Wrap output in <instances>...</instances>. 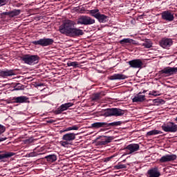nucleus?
Masks as SVG:
<instances>
[{"instance_id":"f257e3e1","label":"nucleus","mask_w":177,"mask_h":177,"mask_svg":"<svg viewBox=\"0 0 177 177\" xmlns=\"http://www.w3.org/2000/svg\"><path fill=\"white\" fill-rule=\"evenodd\" d=\"M74 21L70 19L66 20L62 26H59V32L62 34L70 35L74 28Z\"/></svg>"},{"instance_id":"f03ea898","label":"nucleus","mask_w":177,"mask_h":177,"mask_svg":"<svg viewBox=\"0 0 177 177\" xmlns=\"http://www.w3.org/2000/svg\"><path fill=\"white\" fill-rule=\"evenodd\" d=\"M20 60L25 63V64L34 66V64H38L39 62V57L36 55H24L21 57Z\"/></svg>"},{"instance_id":"7ed1b4c3","label":"nucleus","mask_w":177,"mask_h":177,"mask_svg":"<svg viewBox=\"0 0 177 177\" xmlns=\"http://www.w3.org/2000/svg\"><path fill=\"white\" fill-rule=\"evenodd\" d=\"M125 114V111L118 108L105 109L104 115L105 117H121Z\"/></svg>"},{"instance_id":"20e7f679","label":"nucleus","mask_w":177,"mask_h":177,"mask_svg":"<svg viewBox=\"0 0 177 177\" xmlns=\"http://www.w3.org/2000/svg\"><path fill=\"white\" fill-rule=\"evenodd\" d=\"M95 19H93L89 16L82 15L78 19L77 23V24H81L82 26H91L95 24Z\"/></svg>"},{"instance_id":"39448f33","label":"nucleus","mask_w":177,"mask_h":177,"mask_svg":"<svg viewBox=\"0 0 177 177\" xmlns=\"http://www.w3.org/2000/svg\"><path fill=\"white\" fill-rule=\"evenodd\" d=\"M53 42H55V40H53V39L44 37L39 40L32 41V44L33 45H39L40 46L45 47L53 45Z\"/></svg>"},{"instance_id":"423d86ee","label":"nucleus","mask_w":177,"mask_h":177,"mask_svg":"<svg viewBox=\"0 0 177 177\" xmlns=\"http://www.w3.org/2000/svg\"><path fill=\"white\" fill-rule=\"evenodd\" d=\"M162 129L165 132L175 133L177 132V124L174 122H168L162 126Z\"/></svg>"},{"instance_id":"0eeeda50","label":"nucleus","mask_w":177,"mask_h":177,"mask_svg":"<svg viewBox=\"0 0 177 177\" xmlns=\"http://www.w3.org/2000/svg\"><path fill=\"white\" fill-rule=\"evenodd\" d=\"M174 44V41L171 38L164 37L159 41V45L163 49H169Z\"/></svg>"},{"instance_id":"6e6552de","label":"nucleus","mask_w":177,"mask_h":177,"mask_svg":"<svg viewBox=\"0 0 177 177\" xmlns=\"http://www.w3.org/2000/svg\"><path fill=\"white\" fill-rule=\"evenodd\" d=\"M177 156L176 154H166L162 156L159 161L160 162H172V161H175L176 160Z\"/></svg>"},{"instance_id":"1a4fd4ad","label":"nucleus","mask_w":177,"mask_h":177,"mask_svg":"<svg viewBox=\"0 0 177 177\" xmlns=\"http://www.w3.org/2000/svg\"><path fill=\"white\" fill-rule=\"evenodd\" d=\"M127 63L132 68H142L143 66V62L140 59H132Z\"/></svg>"},{"instance_id":"9d476101","label":"nucleus","mask_w":177,"mask_h":177,"mask_svg":"<svg viewBox=\"0 0 177 177\" xmlns=\"http://www.w3.org/2000/svg\"><path fill=\"white\" fill-rule=\"evenodd\" d=\"M102 138H104L97 142V146H106V145H109L112 140H114V136H102Z\"/></svg>"},{"instance_id":"9b49d317","label":"nucleus","mask_w":177,"mask_h":177,"mask_svg":"<svg viewBox=\"0 0 177 177\" xmlns=\"http://www.w3.org/2000/svg\"><path fill=\"white\" fill-rule=\"evenodd\" d=\"M74 104L72 102H67L65 104H62L55 111V114H62L63 111H66V110H68L70 107H73Z\"/></svg>"},{"instance_id":"f8f14e48","label":"nucleus","mask_w":177,"mask_h":177,"mask_svg":"<svg viewBox=\"0 0 177 177\" xmlns=\"http://www.w3.org/2000/svg\"><path fill=\"white\" fill-rule=\"evenodd\" d=\"M16 153L15 152L6 151V150H0V161H3L8 158H10V157H13Z\"/></svg>"},{"instance_id":"ddd939ff","label":"nucleus","mask_w":177,"mask_h":177,"mask_svg":"<svg viewBox=\"0 0 177 177\" xmlns=\"http://www.w3.org/2000/svg\"><path fill=\"white\" fill-rule=\"evenodd\" d=\"M28 97L27 96L21 95L19 97H13L11 100L12 103H19L21 104L23 103H28Z\"/></svg>"},{"instance_id":"4468645a","label":"nucleus","mask_w":177,"mask_h":177,"mask_svg":"<svg viewBox=\"0 0 177 177\" xmlns=\"http://www.w3.org/2000/svg\"><path fill=\"white\" fill-rule=\"evenodd\" d=\"M13 75H16V72H15L13 69H6V71L0 70V77L1 78H8V77H12Z\"/></svg>"},{"instance_id":"2eb2a0df","label":"nucleus","mask_w":177,"mask_h":177,"mask_svg":"<svg viewBox=\"0 0 177 177\" xmlns=\"http://www.w3.org/2000/svg\"><path fill=\"white\" fill-rule=\"evenodd\" d=\"M162 20H165L166 21H174V14H172L169 11H164L161 14Z\"/></svg>"},{"instance_id":"dca6fc26","label":"nucleus","mask_w":177,"mask_h":177,"mask_svg":"<svg viewBox=\"0 0 177 177\" xmlns=\"http://www.w3.org/2000/svg\"><path fill=\"white\" fill-rule=\"evenodd\" d=\"M131 99L133 103H142V102H145V100H146V95H142V92H140Z\"/></svg>"},{"instance_id":"f3484780","label":"nucleus","mask_w":177,"mask_h":177,"mask_svg":"<svg viewBox=\"0 0 177 177\" xmlns=\"http://www.w3.org/2000/svg\"><path fill=\"white\" fill-rule=\"evenodd\" d=\"M147 174L149 177H160L161 176V173L160 170H158V167H152L149 170L147 171Z\"/></svg>"},{"instance_id":"a211bd4d","label":"nucleus","mask_w":177,"mask_h":177,"mask_svg":"<svg viewBox=\"0 0 177 177\" xmlns=\"http://www.w3.org/2000/svg\"><path fill=\"white\" fill-rule=\"evenodd\" d=\"M177 73V67H167L161 71L162 74H167V75H174Z\"/></svg>"},{"instance_id":"6ab92c4d","label":"nucleus","mask_w":177,"mask_h":177,"mask_svg":"<svg viewBox=\"0 0 177 177\" xmlns=\"http://www.w3.org/2000/svg\"><path fill=\"white\" fill-rule=\"evenodd\" d=\"M139 144H130L127 145L124 150H129V154H132V153H135V151H138L140 149Z\"/></svg>"},{"instance_id":"aec40b11","label":"nucleus","mask_w":177,"mask_h":177,"mask_svg":"<svg viewBox=\"0 0 177 177\" xmlns=\"http://www.w3.org/2000/svg\"><path fill=\"white\" fill-rule=\"evenodd\" d=\"M75 140V133H68L64 134L62 136V140H66L67 142H73Z\"/></svg>"},{"instance_id":"412c9836","label":"nucleus","mask_w":177,"mask_h":177,"mask_svg":"<svg viewBox=\"0 0 177 177\" xmlns=\"http://www.w3.org/2000/svg\"><path fill=\"white\" fill-rule=\"evenodd\" d=\"M70 35H73V37H80V35H84V30L77 28H73Z\"/></svg>"},{"instance_id":"4be33fe9","label":"nucleus","mask_w":177,"mask_h":177,"mask_svg":"<svg viewBox=\"0 0 177 177\" xmlns=\"http://www.w3.org/2000/svg\"><path fill=\"white\" fill-rule=\"evenodd\" d=\"M127 78H128V77H127V75H123V74H120V73L114 74L110 77V80H127Z\"/></svg>"},{"instance_id":"5701e85b","label":"nucleus","mask_w":177,"mask_h":177,"mask_svg":"<svg viewBox=\"0 0 177 177\" xmlns=\"http://www.w3.org/2000/svg\"><path fill=\"white\" fill-rule=\"evenodd\" d=\"M106 122H98L93 123L91 124V128H95V129H97L99 128H106Z\"/></svg>"},{"instance_id":"b1692460","label":"nucleus","mask_w":177,"mask_h":177,"mask_svg":"<svg viewBox=\"0 0 177 177\" xmlns=\"http://www.w3.org/2000/svg\"><path fill=\"white\" fill-rule=\"evenodd\" d=\"M96 19L100 23H106L109 21V17L100 13Z\"/></svg>"},{"instance_id":"393cba45","label":"nucleus","mask_w":177,"mask_h":177,"mask_svg":"<svg viewBox=\"0 0 177 177\" xmlns=\"http://www.w3.org/2000/svg\"><path fill=\"white\" fill-rule=\"evenodd\" d=\"M48 162H55L57 160V156L55 154L48 155L44 157Z\"/></svg>"},{"instance_id":"a878e982","label":"nucleus","mask_w":177,"mask_h":177,"mask_svg":"<svg viewBox=\"0 0 177 177\" xmlns=\"http://www.w3.org/2000/svg\"><path fill=\"white\" fill-rule=\"evenodd\" d=\"M122 124V121H118V122H113L111 123L106 122V128L109 127H120Z\"/></svg>"},{"instance_id":"bb28decb","label":"nucleus","mask_w":177,"mask_h":177,"mask_svg":"<svg viewBox=\"0 0 177 177\" xmlns=\"http://www.w3.org/2000/svg\"><path fill=\"white\" fill-rule=\"evenodd\" d=\"M20 13H21V10L15 9L13 10L10 11V17H16V16H19Z\"/></svg>"},{"instance_id":"cd10ccee","label":"nucleus","mask_w":177,"mask_h":177,"mask_svg":"<svg viewBox=\"0 0 177 177\" xmlns=\"http://www.w3.org/2000/svg\"><path fill=\"white\" fill-rule=\"evenodd\" d=\"M160 133H162V131H160V130H152L150 131H148L147 133V136H154V135H160Z\"/></svg>"},{"instance_id":"c85d7f7f","label":"nucleus","mask_w":177,"mask_h":177,"mask_svg":"<svg viewBox=\"0 0 177 177\" xmlns=\"http://www.w3.org/2000/svg\"><path fill=\"white\" fill-rule=\"evenodd\" d=\"M80 129V127L77 125H73L69 127L66 128L63 130V132H68V131H78Z\"/></svg>"},{"instance_id":"c756f323","label":"nucleus","mask_w":177,"mask_h":177,"mask_svg":"<svg viewBox=\"0 0 177 177\" xmlns=\"http://www.w3.org/2000/svg\"><path fill=\"white\" fill-rule=\"evenodd\" d=\"M100 14V12H99V9H94V10H90V15L93 17H95V19H97V16H99Z\"/></svg>"},{"instance_id":"7c9ffc66","label":"nucleus","mask_w":177,"mask_h":177,"mask_svg":"<svg viewBox=\"0 0 177 177\" xmlns=\"http://www.w3.org/2000/svg\"><path fill=\"white\" fill-rule=\"evenodd\" d=\"M133 41V39L127 38V39H123L120 41V45H125L127 44H131Z\"/></svg>"},{"instance_id":"2f4dec72","label":"nucleus","mask_w":177,"mask_h":177,"mask_svg":"<svg viewBox=\"0 0 177 177\" xmlns=\"http://www.w3.org/2000/svg\"><path fill=\"white\" fill-rule=\"evenodd\" d=\"M67 66L68 67H79L80 66V64H78V62H71V61H68L67 62Z\"/></svg>"},{"instance_id":"473e14b6","label":"nucleus","mask_w":177,"mask_h":177,"mask_svg":"<svg viewBox=\"0 0 177 177\" xmlns=\"http://www.w3.org/2000/svg\"><path fill=\"white\" fill-rule=\"evenodd\" d=\"M142 46H144V48H146L147 49H149V48H151V46H153V43H151V41H147L142 43Z\"/></svg>"},{"instance_id":"72a5a7b5","label":"nucleus","mask_w":177,"mask_h":177,"mask_svg":"<svg viewBox=\"0 0 177 177\" xmlns=\"http://www.w3.org/2000/svg\"><path fill=\"white\" fill-rule=\"evenodd\" d=\"M102 99V93H97L93 95V100H99Z\"/></svg>"},{"instance_id":"f704fd0d","label":"nucleus","mask_w":177,"mask_h":177,"mask_svg":"<svg viewBox=\"0 0 177 177\" xmlns=\"http://www.w3.org/2000/svg\"><path fill=\"white\" fill-rule=\"evenodd\" d=\"M23 89V85L20 83H17L14 87V91H21Z\"/></svg>"},{"instance_id":"c9c22d12","label":"nucleus","mask_w":177,"mask_h":177,"mask_svg":"<svg viewBox=\"0 0 177 177\" xmlns=\"http://www.w3.org/2000/svg\"><path fill=\"white\" fill-rule=\"evenodd\" d=\"M59 145H61V146H62L63 147H68V145H70V142L67 140L60 141Z\"/></svg>"},{"instance_id":"e433bc0d","label":"nucleus","mask_w":177,"mask_h":177,"mask_svg":"<svg viewBox=\"0 0 177 177\" xmlns=\"http://www.w3.org/2000/svg\"><path fill=\"white\" fill-rule=\"evenodd\" d=\"M115 168L116 169H124V168H127V165H122V164H119V165H116L115 166Z\"/></svg>"},{"instance_id":"4c0bfd02","label":"nucleus","mask_w":177,"mask_h":177,"mask_svg":"<svg viewBox=\"0 0 177 177\" xmlns=\"http://www.w3.org/2000/svg\"><path fill=\"white\" fill-rule=\"evenodd\" d=\"M9 3V0H0V8Z\"/></svg>"},{"instance_id":"58836bf2","label":"nucleus","mask_w":177,"mask_h":177,"mask_svg":"<svg viewBox=\"0 0 177 177\" xmlns=\"http://www.w3.org/2000/svg\"><path fill=\"white\" fill-rule=\"evenodd\" d=\"M6 131V127L5 126L0 124V135H2L3 132Z\"/></svg>"},{"instance_id":"ea45409f","label":"nucleus","mask_w":177,"mask_h":177,"mask_svg":"<svg viewBox=\"0 0 177 177\" xmlns=\"http://www.w3.org/2000/svg\"><path fill=\"white\" fill-rule=\"evenodd\" d=\"M149 95H151V96H160V94H158L156 91L149 92Z\"/></svg>"},{"instance_id":"a19ab883","label":"nucleus","mask_w":177,"mask_h":177,"mask_svg":"<svg viewBox=\"0 0 177 177\" xmlns=\"http://www.w3.org/2000/svg\"><path fill=\"white\" fill-rule=\"evenodd\" d=\"M1 16H9L10 17V11L8 12H3L1 13Z\"/></svg>"},{"instance_id":"79ce46f5","label":"nucleus","mask_w":177,"mask_h":177,"mask_svg":"<svg viewBox=\"0 0 177 177\" xmlns=\"http://www.w3.org/2000/svg\"><path fill=\"white\" fill-rule=\"evenodd\" d=\"M34 142V139L32 138H28L26 140V143H32Z\"/></svg>"},{"instance_id":"37998d69","label":"nucleus","mask_w":177,"mask_h":177,"mask_svg":"<svg viewBox=\"0 0 177 177\" xmlns=\"http://www.w3.org/2000/svg\"><path fill=\"white\" fill-rule=\"evenodd\" d=\"M6 139H8L6 137H0V142H4Z\"/></svg>"},{"instance_id":"c03bdc74","label":"nucleus","mask_w":177,"mask_h":177,"mask_svg":"<svg viewBox=\"0 0 177 177\" xmlns=\"http://www.w3.org/2000/svg\"><path fill=\"white\" fill-rule=\"evenodd\" d=\"M111 158H113V156H110V157L106 158H105V161H110L111 160Z\"/></svg>"},{"instance_id":"a18cd8bd","label":"nucleus","mask_w":177,"mask_h":177,"mask_svg":"<svg viewBox=\"0 0 177 177\" xmlns=\"http://www.w3.org/2000/svg\"><path fill=\"white\" fill-rule=\"evenodd\" d=\"M142 93H146V91H143Z\"/></svg>"},{"instance_id":"49530a36","label":"nucleus","mask_w":177,"mask_h":177,"mask_svg":"<svg viewBox=\"0 0 177 177\" xmlns=\"http://www.w3.org/2000/svg\"><path fill=\"white\" fill-rule=\"evenodd\" d=\"M38 86H41V84L37 85Z\"/></svg>"}]
</instances>
